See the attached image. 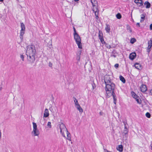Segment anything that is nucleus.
I'll use <instances>...</instances> for the list:
<instances>
[{"label": "nucleus", "instance_id": "72a5a7b5", "mask_svg": "<svg viewBox=\"0 0 152 152\" xmlns=\"http://www.w3.org/2000/svg\"><path fill=\"white\" fill-rule=\"evenodd\" d=\"M81 53V50L80 49L79 50H78L77 52V55L78 56L79 55V56H80Z\"/></svg>", "mask_w": 152, "mask_h": 152}, {"label": "nucleus", "instance_id": "f704fd0d", "mask_svg": "<svg viewBox=\"0 0 152 152\" xmlns=\"http://www.w3.org/2000/svg\"><path fill=\"white\" fill-rule=\"evenodd\" d=\"M93 8L92 9V10L93 11V10L94 9L95 10H97L98 11H99L98 9V8L95 5V6L93 7Z\"/></svg>", "mask_w": 152, "mask_h": 152}, {"label": "nucleus", "instance_id": "2f4dec72", "mask_svg": "<svg viewBox=\"0 0 152 152\" xmlns=\"http://www.w3.org/2000/svg\"><path fill=\"white\" fill-rule=\"evenodd\" d=\"M128 133H123L122 134L123 136L124 137L126 138H127L128 137Z\"/></svg>", "mask_w": 152, "mask_h": 152}, {"label": "nucleus", "instance_id": "a878e982", "mask_svg": "<svg viewBox=\"0 0 152 152\" xmlns=\"http://www.w3.org/2000/svg\"><path fill=\"white\" fill-rule=\"evenodd\" d=\"M91 1L93 7L95 6V4L97 3V1L96 0H91Z\"/></svg>", "mask_w": 152, "mask_h": 152}, {"label": "nucleus", "instance_id": "cd10ccee", "mask_svg": "<svg viewBox=\"0 0 152 152\" xmlns=\"http://www.w3.org/2000/svg\"><path fill=\"white\" fill-rule=\"evenodd\" d=\"M32 124L33 125V129L35 130L36 129H37V124L34 122L32 123Z\"/></svg>", "mask_w": 152, "mask_h": 152}, {"label": "nucleus", "instance_id": "e433bc0d", "mask_svg": "<svg viewBox=\"0 0 152 152\" xmlns=\"http://www.w3.org/2000/svg\"><path fill=\"white\" fill-rule=\"evenodd\" d=\"M76 59L78 61H80V56L77 55Z\"/></svg>", "mask_w": 152, "mask_h": 152}, {"label": "nucleus", "instance_id": "13d9d810", "mask_svg": "<svg viewBox=\"0 0 152 152\" xmlns=\"http://www.w3.org/2000/svg\"><path fill=\"white\" fill-rule=\"evenodd\" d=\"M107 152H110V151H108V150H107Z\"/></svg>", "mask_w": 152, "mask_h": 152}, {"label": "nucleus", "instance_id": "3c124183", "mask_svg": "<svg viewBox=\"0 0 152 152\" xmlns=\"http://www.w3.org/2000/svg\"><path fill=\"white\" fill-rule=\"evenodd\" d=\"M150 94L152 95V89H151L150 91Z\"/></svg>", "mask_w": 152, "mask_h": 152}, {"label": "nucleus", "instance_id": "864d4df0", "mask_svg": "<svg viewBox=\"0 0 152 152\" xmlns=\"http://www.w3.org/2000/svg\"><path fill=\"white\" fill-rule=\"evenodd\" d=\"M144 20L143 19H141L140 20V21L141 22H143L144 21Z\"/></svg>", "mask_w": 152, "mask_h": 152}, {"label": "nucleus", "instance_id": "6ab92c4d", "mask_svg": "<svg viewBox=\"0 0 152 152\" xmlns=\"http://www.w3.org/2000/svg\"><path fill=\"white\" fill-rule=\"evenodd\" d=\"M131 94L133 98L134 99H137V98H138L139 96H137L134 91H132L131 92Z\"/></svg>", "mask_w": 152, "mask_h": 152}, {"label": "nucleus", "instance_id": "a211bd4d", "mask_svg": "<svg viewBox=\"0 0 152 152\" xmlns=\"http://www.w3.org/2000/svg\"><path fill=\"white\" fill-rule=\"evenodd\" d=\"M93 12H94L95 15L96 16V19H98L99 18L98 15H99V11H98L97 10H95L94 9L93 10Z\"/></svg>", "mask_w": 152, "mask_h": 152}, {"label": "nucleus", "instance_id": "473e14b6", "mask_svg": "<svg viewBox=\"0 0 152 152\" xmlns=\"http://www.w3.org/2000/svg\"><path fill=\"white\" fill-rule=\"evenodd\" d=\"M145 115L148 118H150L151 115L150 113L148 112L147 113L145 114Z\"/></svg>", "mask_w": 152, "mask_h": 152}, {"label": "nucleus", "instance_id": "f8f14e48", "mask_svg": "<svg viewBox=\"0 0 152 152\" xmlns=\"http://www.w3.org/2000/svg\"><path fill=\"white\" fill-rule=\"evenodd\" d=\"M144 5L145 6L146 8H149L151 7L150 3L148 1H146L144 3Z\"/></svg>", "mask_w": 152, "mask_h": 152}, {"label": "nucleus", "instance_id": "7ed1b4c3", "mask_svg": "<svg viewBox=\"0 0 152 152\" xmlns=\"http://www.w3.org/2000/svg\"><path fill=\"white\" fill-rule=\"evenodd\" d=\"M74 38L78 45V48H82L81 46V43L80 38L78 34L77 33L74 34Z\"/></svg>", "mask_w": 152, "mask_h": 152}, {"label": "nucleus", "instance_id": "39448f33", "mask_svg": "<svg viewBox=\"0 0 152 152\" xmlns=\"http://www.w3.org/2000/svg\"><path fill=\"white\" fill-rule=\"evenodd\" d=\"M27 60L29 63L32 64L35 61V56H27Z\"/></svg>", "mask_w": 152, "mask_h": 152}, {"label": "nucleus", "instance_id": "423d86ee", "mask_svg": "<svg viewBox=\"0 0 152 152\" xmlns=\"http://www.w3.org/2000/svg\"><path fill=\"white\" fill-rule=\"evenodd\" d=\"M134 2L139 7L142 6L141 7L142 8L144 7L143 2L142 0H135Z\"/></svg>", "mask_w": 152, "mask_h": 152}, {"label": "nucleus", "instance_id": "c9c22d12", "mask_svg": "<svg viewBox=\"0 0 152 152\" xmlns=\"http://www.w3.org/2000/svg\"><path fill=\"white\" fill-rule=\"evenodd\" d=\"M24 56L23 54H20V57L21 58L22 60L23 61H24Z\"/></svg>", "mask_w": 152, "mask_h": 152}, {"label": "nucleus", "instance_id": "9b49d317", "mask_svg": "<svg viewBox=\"0 0 152 152\" xmlns=\"http://www.w3.org/2000/svg\"><path fill=\"white\" fill-rule=\"evenodd\" d=\"M49 115V112L47 109H45L44 111V117L47 118L48 117Z\"/></svg>", "mask_w": 152, "mask_h": 152}, {"label": "nucleus", "instance_id": "8fccbe9b", "mask_svg": "<svg viewBox=\"0 0 152 152\" xmlns=\"http://www.w3.org/2000/svg\"><path fill=\"white\" fill-rule=\"evenodd\" d=\"M123 122L124 124V126H126V124H127V123L126 121H124Z\"/></svg>", "mask_w": 152, "mask_h": 152}, {"label": "nucleus", "instance_id": "37998d69", "mask_svg": "<svg viewBox=\"0 0 152 152\" xmlns=\"http://www.w3.org/2000/svg\"><path fill=\"white\" fill-rule=\"evenodd\" d=\"M99 39H100V40L102 43H103L104 42L103 37Z\"/></svg>", "mask_w": 152, "mask_h": 152}, {"label": "nucleus", "instance_id": "6e6552de", "mask_svg": "<svg viewBox=\"0 0 152 152\" xmlns=\"http://www.w3.org/2000/svg\"><path fill=\"white\" fill-rule=\"evenodd\" d=\"M59 128L60 129V132L61 134H62V130L64 129H66H66H67L66 128L65 125L62 123H61L60 124Z\"/></svg>", "mask_w": 152, "mask_h": 152}, {"label": "nucleus", "instance_id": "ddd939ff", "mask_svg": "<svg viewBox=\"0 0 152 152\" xmlns=\"http://www.w3.org/2000/svg\"><path fill=\"white\" fill-rule=\"evenodd\" d=\"M123 147L122 145H118V147L116 148L117 150L119 151L120 152H122L123 151Z\"/></svg>", "mask_w": 152, "mask_h": 152}, {"label": "nucleus", "instance_id": "7c9ffc66", "mask_svg": "<svg viewBox=\"0 0 152 152\" xmlns=\"http://www.w3.org/2000/svg\"><path fill=\"white\" fill-rule=\"evenodd\" d=\"M136 41V39L134 38H132L130 40V42L132 44H133Z\"/></svg>", "mask_w": 152, "mask_h": 152}, {"label": "nucleus", "instance_id": "f03ea898", "mask_svg": "<svg viewBox=\"0 0 152 152\" xmlns=\"http://www.w3.org/2000/svg\"><path fill=\"white\" fill-rule=\"evenodd\" d=\"M36 52L35 48H27L26 54L27 56H35Z\"/></svg>", "mask_w": 152, "mask_h": 152}, {"label": "nucleus", "instance_id": "680f3d73", "mask_svg": "<svg viewBox=\"0 0 152 152\" xmlns=\"http://www.w3.org/2000/svg\"><path fill=\"white\" fill-rule=\"evenodd\" d=\"M110 48H111V47L110 46Z\"/></svg>", "mask_w": 152, "mask_h": 152}, {"label": "nucleus", "instance_id": "603ef678", "mask_svg": "<svg viewBox=\"0 0 152 152\" xmlns=\"http://www.w3.org/2000/svg\"><path fill=\"white\" fill-rule=\"evenodd\" d=\"M103 113L102 112H100L99 113V114L100 115H103Z\"/></svg>", "mask_w": 152, "mask_h": 152}, {"label": "nucleus", "instance_id": "a19ab883", "mask_svg": "<svg viewBox=\"0 0 152 152\" xmlns=\"http://www.w3.org/2000/svg\"><path fill=\"white\" fill-rule=\"evenodd\" d=\"M129 132V130L128 129H124L123 133H128Z\"/></svg>", "mask_w": 152, "mask_h": 152}, {"label": "nucleus", "instance_id": "f257e3e1", "mask_svg": "<svg viewBox=\"0 0 152 152\" xmlns=\"http://www.w3.org/2000/svg\"><path fill=\"white\" fill-rule=\"evenodd\" d=\"M105 84V91L106 94L108 93H112L115 91V84L112 82L109 75H106L104 77V79Z\"/></svg>", "mask_w": 152, "mask_h": 152}, {"label": "nucleus", "instance_id": "4468645a", "mask_svg": "<svg viewBox=\"0 0 152 152\" xmlns=\"http://www.w3.org/2000/svg\"><path fill=\"white\" fill-rule=\"evenodd\" d=\"M32 132H34V136H38L39 134V131L37 129H36L35 130L33 129Z\"/></svg>", "mask_w": 152, "mask_h": 152}, {"label": "nucleus", "instance_id": "79ce46f5", "mask_svg": "<svg viewBox=\"0 0 152 152\" xmlns=\"http://www.w3.org/2000/svg\"><path fill=\"white\" fill-rule=\"evenodd\" d=\"M145 16L143 14H142L141 15V18L142 19H145Z\"/></svg>", "mask_w": 152, "mask_h": 152}, {"label": "nucleus", "instance_id": "4c0bfd02", "mask_svg": "<svg viewBox=\"0 0 152 152\" xmlns=\"http://www.w3.org/2000/svg\"><path fill=\"white\" fill-rule=\"evenodd\" d=\"M47 125L50 128H51V123L50 122H48Z\"/></svg>", "mask_w": 152, "mask_h": 152}, {"label": "nucleus", "instance_id": "0eeeda50", "mask_svg": "<svg viewBox=\"0 0 152 152\" xmlns=\"http://www.w3.org/2000/svg\"><path fill=\"white\" fill-rule=\"evenodd\" d=\"M140 89L141 91L143 93H145L147 90V88L145 85L142 84L140 86Z\"/></svg>", "mask_w": 152, "mask_h": 152}, {"label": "nucleus", "instance_id": "5701e85b", "mask_svg": "<svg viewBox=\"0 0 152 152\" xmlns=\"http://www.w3.org/2000/svg\"><path fill=\"white\" fill-rule=\"evenodd\" d=\"M105 29L107 32L109 33L110 31V26L106 24Z\"/></svg>", "mask_w": 152, "mask_h": 152}, {"label": "nucleus", "instance_id": "2eb2a0df", "mask_svg": "<svg viewBox=\"0 0 152 152\" xmlns=\"http://www.w3.org/2000/svg\"><path fill=\"white\" fill-rule=\"evenodd\" d=\"M25 33V31H20V37L21 41L23 40V36Z\"/></svg>", "mask_w": 152, "mask_h": 152}, {"label": "nucleus", "instance_id": "b1692460", "mask_svg": "<svg viewBox=\"0 0 152 152\" xmlns=\"http://www.w3.org/2000/svg\"><path fill=\"white\" fill-rule=\"evenodd\" d=\"M120 80L123 83H125L126 82V80L121 75H120L119 77Z\"/></svg>", "mask_w": 152, "mask_h": 152}, {"label": "nucleus", "instance_id": "49530a36", "mask_svg": "<svg viewBox=\"0 0 152 152\" xmlns=\"http://www.w3.org/2000/svg\"><path fill=\"white\" fill-rule=\"evenodd\" d=\"M48 65L49 67H51L52 68V64L51 63V62H49Z\"/></svg>", "mask_w": 152, "mask_h": 152}, {"label": "nucleus", "instance_id": "c03bdc74", "mask_svg": "<svg viewBox=\"0 0 152 152\" xmlns=\"http://www.w3.org/2000/svg\"><path fill=\"white\" fill-rule=\"evenodd\" d=\"M114 66L116 69H117L118 67V66H119L118 64H116Z\"/></svg>", "mask_w": 152, "mask_h": 152}, {"label": "nucleus", "instance_id": "4d7b16f0", "mask_svg": "<svg viewBox=\"0 0 152 152\" xmlns=\"http://www.w3.org/2000/svg\"><path fill=\"white\" fill-rule=\"evenodd\" d=\"M74 0L75 1H78L79 0Z\"/></svg>", "mask_w": 152, "mask_h": 152}, {"label": "nucleus", "instance_id": "1a4fd4ad", "mask_svg": "<svg viewBox=\"0 0 152 152\" xmlns=\"http://www.w3.org/2000/svg\"><path fill=\"white\" fill-rule=\"evenodd\" d=\"M136 57V53H131L129 56V58L131 60H133Z\"/></svg>", "mask_w": 152, "mask_h": 152}, {"label": "nucleus", "instance_id": "6e6d98bb", "mask_svg": "<svg viewBox=\"0 0 152 152\" xmlns=\"http://www.w3.org/2000/svg\"><path fill=\"white\" fill-rule=\"evenodd\" d=\"M2 89V87H0V91Z\"/></svg>", "mask_w": 152, "mask_h": 152}, {"label": "nucleus", "instance_id": "de8ad7c7", "mask_svg": "<svg viewBox=\"0 0 152 152\" xmlns=\"http://www.w3.org/2000/svg\"><path fill=\"white\" fill-rule=\"evenodd\" d=\"M136 26L138 27H140V23H136Z\"/></svg>", "mask_w": 152, "mask_h": 152}, {"label": "nucleus", "instance_id": "412c9836", "mask_svg": "<svg viewBox=\"0 0 152 152\" xmlns=\"http://www.w3.org/2000/svg\"><path fill=\"white\" fill-rule=\"evenodd\" d=\"M67 132V139L69 140V141L71 140V134L70 133L67 131V129H66Z\"/></svg>", "mask_w": 152, "mask_h": 152}, {"label": "nucleus", "instance_id": "58836bf2", "mask_svg": "<svg viewBox=\"0 0 152 152\" xmlns=\"http://www.w3.org/2000/svg\"><path fill=\"white\" fill-rule=\"evenodd\" d=\"M92 85L93 90H94L96 87L95 84L94 83H93L92 84Z\"/></svg>", "mask_w": 152, "mask_h": 152}, {"label": "nucleus", "instance_id": "c85d7f7f", "mask_svg": "<svg viewBox=\"0 0 152 152\" xmlns=\"http://www.w3.org/2000/svg\"><path fill=\"white\" fill-rule=\"evenodd\" d=\"M140 98L139 97V96L138 98H137V99H135L136 101L137 102V103H138L139 104H140L141 103V100H140V101L139 100V99Z\"/></svg>", "mask_w": 152, "mask_h": 152}, {"label": "nucleus", "instance_id": "393cba45", "mask_svg": "<svg viewBox=\"0 0 152 152\" xmlns=\"http://www.w3.org/2000/svg\"><path fill=\"white\" fill-rule=\"evenodd\" d=\"M98 36L99 39H100L101 38L103 37L102 32L100 30L99 31Z\"/></svg>", "mask_w": 152, "mask_h": 152}, {"label": "nucleus", "instance_id": "f3484780", "mask_svg": "<svg viewBox=\"0 0 152 152\" xmlns=\"http://www.w3.org/2000/svg\"><path fill=\"white\" fill-rule=\"evenodd\" d=\"M73 98L74 99V101L75 102V107H76L77 106H78L80 104H79L77 99L75 97H73Z\"/></svg>", "mask_w": 152, "mask_h": 152}, {"label": "nucleus", "instance_id": "bf43d9fd", "mask_svg": "<svg viewBox=\"0 0 152 152\" xmlns=\"http://www.w3.org/2000/svg\"><path fill=\"white\" fill-rule=\"evenodd\" d=\"M3 0H0V1H3Z\"/></svg>", "mask_w": 152, "mask_h": 152}, {"label": "nucleus", "instance_id": "aec40b11", "mask_svg": "<svg viewBox=\"0 0 152 152\" xmlns=\"http://www.w3.org/2000/svg\"><path fill=\"white\" fill-rule=\"evenodd\" d=\"M20 26L21 28V29L20 31H25V27L24 24L23 23H21L20 24Z\"/></svg>", "mask_w": 152, "mask_h": 152}, {"label": "nucleus", "instance_id": "4be33fe9", "mask_svg": "<svg viewBox=\"0 0 152 152\" xmlns=\"http://www.w3.org/2000/svg\"><path fill=\"white\" fill-rule=\"evenodd\" d=\"M77 110L79 111L80 113H82L83 112V110L82 108L80 106V105L76 107Z\"/></svg>", "mask_w": 152, "mask_h": 152}, {"label": "nucleus", "instance_id": "5fc2aeb1", "mask_svg": "<svg viewBox=\"0 0 152 152\" xmlns=\"http://www.w3.org/2000/svg\"><path fill=\"white\" fill-rule=\"evenodd\" d=\"M128 129L127 128L126 126H124V129Z\"/></svg>", "mask_w": 152, "mask_h": 152}, {"label": "nucleus", "instance_id": "a18cd8bd", "mask_svg": "<svg viewBox=\"0 0 152 152\" xmlns=\"http://www.w3.org/2000/svg\"><path fill=\"white\" fill-rule=\"evenodd\" d=\"M73 31H74V34H75L77 33L76 32V29L74 26L73 27Z\"/></svg>", "mask_w": 152, "mask_h": 152}, {"label": "nucleus", "instance_id": "c756f323", "mask_svg": "<svg viewBox=\"0 0 152 152\" xmlns=\"http://www.w3.org/2000/svg\"><path fill=\"white\" fill-rule=\"evenodd\" d=\"M117 18L120 19L121 18V15L120 13H118L116 15Z\"/></svg>", "mask_w": 152, "mask_h": 152}, {"label": "nucleus", "instance_id": "9d476101", "mask_svg": "<svg viewBox=\"0 0 152 152\" xmlns=\"http://www.w3.org/2000/svg\"><path fill=\"white\" fill-rule=\"evenodd\" d=\"M134 66L136 69H138L140 70L142 68L141 64L139 63H135Z\"/></svg>", "mask_w": 152, "mask_h": 152}, {"label": "nucleus", "instance_id": "dca6fc26", "mask_svg": "<svg viewBox=\"0 0 152 152\" xmlns=\"http://www.w3.org/2000/svg\"><path fill=\"white\" fill-rule=\"evenodd\" d=\"M117 53L116 51L114 50L112 52L110 56H113L114 58H115L116 57V55H115V54H117Z\"/></svg>", "mask_w": 152, "mask_h": 152}, {"label": "nucleus", "instance_id": "ea45409f", "mask_svg": "<svg viewBox=\"0 0 152 152\" xmlns=\"http://www.w3.org/2000/svg\"><path fill=\"white\" fill-rule=\"evenodd\" d=\"M151 48H147L146 50H147V52H148V54H149V53L151 51Z\"/></svg>", "mask_w": 152, "mask_h": 152}, {"label": "nucleus", "instance_id": "20e7f679", "mask_svg": "<svg viewBox=\"0 0 152 152\" xmlns=\"http://www.w3.org/2000/svg\"><path fill=\"white\" fill-rule=\"evenodd\" d=\"M112 95L113 98L114 103L115 104H116V103L117 99L116 95L115 93V92L113 91L112 93H108V94H106V96L108 97H110Z\"/></svg>", "mask_w": 152, "mask_h": 152}, {"label": "nucleus", "instance_id": "bb28decb", "mask_svg": "<svg viewBox=\"0 0 152 152\" xmlns=\"http://www.w3.org/2000/svg\"><path fill=\"white\" fill-rule=\"evenodd\" d=\"M148 48H151L152 46V40H150L148 41Z\"/></svg>", "mask_w": 152, "mask_h": 152}, {"label": "nucleus", "instance_id": "052dcab7", "mask_svg": "<svg viewBox=\"0 0 152 152\" xmlns=\"http://www.w3.org/2000/svg\"><path fill=\"white\" fill-rule=\"evenodd\" d=\"M151 150H152V145H151Z\"/></svg>", "mask_w": 152, "mask_h": 152}, {"label": "nucleus", "instance_id": "09e8293b", "mask_svg": "<svg viewBox=\"0 0 152 152\" xmlns=\"http://www.w3.org/2000/svg\"><path fill=\"white\" fill-rule=\"evenodd\" d=\"M150 28L151 30H152V24H150Z\"/></svg>", "mask_w": 152, "mask_h": 152}]
</instances>
